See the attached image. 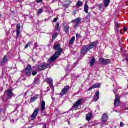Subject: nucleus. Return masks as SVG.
Returning a JSON list of instances; mask_svg holds the SVG:
<instances>
[{"mask_svg":"<svg viewBox=\"0 0 128 128\" xmlns=\"http://www.w3.org/2000/svg\"><path fill=\"white\" fill-rule=\"evenodd\" d=\"M116 30H118V28H120V24L118 23H116Z\"/></svg>","mask_w":128,"mask_h":128,"instance_id":"nucleus-32","label":"nucleus"},{"mask_svg":"<svg viewBox=\"0 0 128 128\" xmlns=\"http://www.w3.org/2000/svg\"><path fill=\"white\" fill-rule=\"evenodd\" d=\"M88 8L89 7L88 6V2H86L84 8V12H86V14H88Z\"/></svg>","mask_w":128,"mask_h":128,"instance_id":"nucleus-24","label":"nucleus"},{"mask_svg":"<svg viewBox=\"0 0 128 128\" xmlns=\"http://www.w3.org/2000/svg\"><path fill=\"white\" fill-rule=\"evenodd\" d=\"M54 48L55 50L58 51L56 52L54 55L52 56L49 60V62H50V64L54 62H56V60L60 58V56L62 54V52H64V50L60 48V44H55Z\"/></svg>","mask_w":128,"mask_h":128,"instance_id":"nucleus-1","label":"nucleus"},{"mask_svg":"<svg viewBox=\"0 0 128 128\" xmlns=\"http://www.w3.org/2000/svg\"><path fill=\"white\" fill-rule=\"evenodd\" d=\"M8 62V56H4L3 58V60L0 62V64L1 66H4V64H6Z\"/></svg>","mask_w":128,"mask_h":128,"instance_id":"nucleus-14","label":"nucleus"},{"mask_svg":"<svg viewBox=\"0 0 128 128\" xmlns=\"http://www.w3.org/2000/svg\"><path fill=\"white\" fill-rule=\"evenodd\" d=\"M82 6V2L80 0H79L77 3V6L78 8H80Z\"/></svg>","mask_w":128,"mask_h":128,"instance_id":"nucleus-28","label":"nucleus"},{"mask_svg":"<svg viewBox=\"0 0 128 128\" xmlns=\"http://www.w3.org/2000/svg\"><path fill=\"white\" fill-rule=\"evenodd\" d=\"M87 18H90V14H88V15L87 16Z\"/></svg>","mask_w":128,"mask_h":128,"instance_id":"nucleus-49","label":"nucleus"},{"mask_svg":"<svg viewBox=\"0 0 128 128\" xmlns=\"http://www.w3.org/2000/svg\"><path fill=\"white\" fill-rule=\"evenodd\" d=\"M4 119H2V118H1V120H6V117L5 118H3Z\"/></svg>","mask_w":128,"mask_h":128,"instance_id":"nucleus-46","label":"nucleus"},{"mask_svg":"<svg viewBox=\"0 0 128 128\" xmlns=\"http://www.w3.org/2000/svg\"><path fill=\"white\" fill-rule=\"evenodd\" d=\"M99 62L100 64H102V66H108V64H110L112 63L110 60H106L104 58H100L99 59Z\"/></svg>","mask_w":128,"mask_h":128,"instance_id":"nucleus-5","label":"nucleus"},{"mask_svg":"<svg viewBox=\"0 0 128 128\" xmlns=\"http://www.w3.org/2000/svg\"><path fill=\"white\" fill-rule=\"evenodd\" d=\"M83 104L84 98H81L77 100L76 102L74 104L73 108H74V110H78Z\"/></svg>","mask_w":128,"mask_h":128,"instance_id":"nucleus-4","label":"nucleus"},{"mask_svg":"<svg viewBox=\"0 0 128 128\" xmlns=\"http://www.w3.org/2000/svg\"><path fill=\"white\" fill-rule=\"evenodd\" d=\"M124 126V122H121L120 124V126L121 128H123Z\"/></svg>","mask_w":128,"mask_h":128,"instance_id":"nucleus-40","label":"nucleus"},{"mask_svg":"<svg viewBox=\"0 0 128 128\" xmlns=\"http://www.w3.org/2000/svg\"><path fill=\"white\" fill-rule=\"evenodd\" d=\"M58 18H55L53 20V22H58Z\"/></svg>","mask_w":128,"mask_h":128,"instance_id":"nucleus-38","label":"nucleus"},{"mask_svg":"<svg viewBox=\"0 0 128 128\" xmlns=\"http://www.w3.org/2000/svg\"><path fill=\"white\" fill-rule=\"evenodd\" d=\"M70 86H66L60 92V96H66L68 92V90H70Z\"/></svg>","mask_w":128,"mask_h":128,"instance_id":"nucleus-6","label":"nucleus"},{"mask_svg":"<svg viewBox=\"0 0 128 128\" xmlns=\"http://www.w3.org/2000/svg\"><path fill=\"white\" fill-rule=\"evenodd\" d=\"M11 122L14 124V120L12 119V121H11Z\"/></svg>","mask_w":128,"mask_h":128,"instance_id":"nucleus-50","label":"nucleus"},{"mask_svg":"<svg viewBox=\"0 0 128 128\" xmlns=\"http://www.w3.org/2000/svg\"><path fill=\"white\" fill-rule=\"evenodd\" d=\"M7 92V96H8V99L10 100L14 96V93H12V88H9L8 90L6 91Z\"/></svg>","mask_w":128,"mask_h":128,"instance_id":"nucleus-13","label":"nucleus"},{"mask_svg":"<svg viewBox=\"0 0 128 128\" xmlns=\"http://www.w3.org/2000/svg\"><path fill=\"white\" fill-rule=\"evenodd\" d=\"M76 116H78V117L80 116V115H78V114H75V116L76 117Z\"/></svg>","mask_w":128,"mask_h":128,"instance_id":"nucleus-48","label":"nucleus"},{"mask_svg":"<svg viewBox=\"0 0 128 128\" xmlns=\"http://www.w3.org/2000/svg\"><path fill=\"white\" fill-rule=\"evenodd\" d=\"M36 74H38V72L36 71H34L32 72V76H36Z\"/></svg>","mask_w":128,"mask_h":128,"instance_id":"nucleus-35","label":"nucleus"},{"mask_svg":"<svg viewBox=\"0 0 128 128\" xmlns=\"http://www.w3.org/2000/svg\"><path fill=\"white\" fill-rule=\"evenodd\" d=\"M38 82H40V80L38 78H36L34 80V84H36L38 83Z\"/></svg>","mask_w":128,"mask_h":128,"instance_id":"nucleus-31","label":"nucleus"},{"mask_svg":"<svg viewBox=\"0 0 128 128\" xmlns=\"http://www.w3.org/2000/svg\"><path fill=\"white\" fill-rule=\"evenodd\" d=\"M40 112V108H38L34 110V112Z\"/></svg>","mask_w":128,"mask_h":128,"instance_id":"nucleus-39","label":"nucleus"},{"mask_svg":"<svg viewBox=\"0 0 128 128\" xmlns=\"http://www.w3.org/2000/svg\"><path fill=\"white\" fill-rule=\"evenodd\" d=\"M67 4L66 5V4H64V8H68V6L72 4V1L70 0H65V4Z\"/></svg>","mask_w":128,"mask_h":128,"instance_id":"nucleus-23","label":"nucleus"},{"mask_svg":"<svg viewBox=\"0 0 128 128\" xmlns=\"http://www.w3.org/2000/svg\"><path fill=\"white\" fill-rule=\"evenodd\" d=\"M110 0H104V6L106 7V8L108 6H110Z\"/></svg>","mask_w":128,"mask_h":128,"instance_id":"nucleus-17","label":"nucleus"},{"mask_svg":"<svg viewBox=\"0 0 128 128\" xmlns=\"http://www.w3.org/2000/svg\"><path fill=\"white\" fill-rule=\"evenodd\" d=\"M20 28H21L20 24H18L17 27H16L17 28L16 30H20Z\"/></svg>","mask_w":128,"mask_h":128,"instance_id":"nucleus-34","label":"nucleus"},{"mask_svg":"<svg viewBox=\"0 0 128 128\" xmlns=\"http://www.w3.org/2000/svg\"><path fill=\"white\" fill-rule=\"evenodd\" d=\"M35 48H38V42H36L34 44Z\"/></svg>","mask_w":128,"mask_h":128,"instance_id":"nucleus-43","label":"nucleus"},{"mask_svg":"<svg viewBox=\"0 0 128 128\" xmlns=\"http://www.w3.org/2000/svg\"><path fill=\"white\" fill-rule=\"evenodd\" d=\"M76 38H80V34H76Z\"/></svg>","mask_w":128,"mask_h":128,"instance_id":"nucleus-41","label":"nucleus"},{"mask_svg":"<svg viewBox=\"0 0 128 128\" xmlns=\"http://www.w3.org/2000/svg\"><path fill=\"white\" fill-rule=\"evenodd\" d=\"M108 115L106 114H104L102 118V126L103 124H106V122H108Z\"/></svg>","mask_w":128,"mask_h":128,"instance_id":"nucleus-8","label":"nucleus"},{"mask_svg":"<svg viewBox=\"0 0 128 128\" xmlns=\"http://www.w3.org/2000/svg\"><path fill=\"white\" fill-rule=\"evenodd\" d=\"M89 112H90V110L89 111Z\"/></svg>","mask_w":128,"mask_h":128,"instance_id":"nucleus-53","label":"nucleus"},{"mask_svg":"<svg viewBox=\"0 0 128 128\" xmlns=\"http://www.w3.org/2000/svg\"><path fill=\"white\" fill-rule=\"evenodd\" d=\"M42 12H44V10H42V8H40V9L38 12H37V14L38 16H40V14L42 13Z\"/></svg>","mask_w":128,"mask_h":128,"instance_id":"nucleus-29","label":"nucleus"},{"mask_svg":"<svg viewBox=\"0 0 128 128\" xmlns=\"http://www.w3.org/2000/svg\"><path fill=\"white\" fill-rule=\"evenodd\" d=\"M58 33L54 34H53L52 40H56V38H58Z\"/></svg>","mask_w":128,"mask_h":128,"instance_id":"nucleus-27","label":"nucleus"},{"mask_svg":"<svg viewBox=\"0 0 128 128\" xmlns=\"http://www.w3.org/2000/svg\"><path fill=\"white\" fill-rule=\"evenodd\" d=\"M38 95L36 94L34 97H32V98L30 99V102H36V100H38Z\"/></svg>","mask_w":128,"mask_h":128,"instance_id":"nucleus-20","label":"nucleus"},{"mask_svg":"<svg viewBox=\"0 0 128 128\" xmlns=\"http://www.w3.org/2000/svg\"><path fill=\"white\" fill-rule=\"evenodd\" d=\"M38 112H34L33 114L31 116L32 120H34L36 116H38Z\"/></svg>","mask_w":128,"mask_h":128,"instance_id":"nucleus-19","label":"nucleus"},{"mask_svg":"<svg viewBox=\"0 0 128 128\" xmlns=\"http://www.w3.org/2000/svg\"><path fill=\"white\" fill-rule=\"evenodd\" d=\"M68 124H70V122H68Z\"/></svg>","mask_w":128,"mask_h":128,"instance_id":"nucleus-52","label":"nucleus"},{"mask_svg":"<svg viewBox=\"0 0 128 128\" xmlns=\"http://www.w3.org/2000/svg\"><path fill=\"white\" fill-rule=\"evenodd\" d=\"M54 91H53V92H51V96H54Z\"/></svg>","mask_w":128,"mask_h":128,"instance_id":"nucleus-47","label":"nucleus"},{"mask_svg":"<svg viewBox=\"0 0 128 128\" xmlns=\"http://www.w3.org/2000/svg\"><path fill=\"white\" fill-rule=\"evenodd\" d=\"M100 83H98L96 84H95L88 90V92H90V90H92L94 88H100Z\"/></svg>","mask_w":128,"mask_h":128,"instance_id":"nucleus-12","label":"nucleus"},{"mask_svg":"<svg viewBox=\"0 0 128 128\" xmlns=\"http://www.w3.org/2000/svg\"><path fill=\"white\" fill-rule=\"evenodd\" d=\"M82 18H76V20H73L72 21V22L73 24H74L76 25L75 26V27L76 28H78V26L82 24Z\"/></svg>","mask_w":128,"mask_h":128,"instance_id":"nucleus-9","label":"nucleus"},{"mask_svg":"<svg viewBox=\"0 0 128 128\" xmlns=\"http://www.w3.org/2000/svg\"><path fill=\"white\" fill-rule=\"evenodd\" d=\"M124 32H126L128 30V28H124Z\"/></svg>","mask_w":128,"mask_h":128,"instance_id":"nucleus-45","label":"nucleus"},{"mask_svg":"<svg viewBox=\"0 0 128 128\" xmlns=\"http://www.w3.org/2000/svg\"><path fill=\"white\" fill-rule=\"evenodd\" d=\"M12 113H10V114H7V118H10V116H12Z\"/></svg>","mask_w":128,"mask_h":128,"instance_id":"nucleus-36","label":"nucleus"},{"mask_svg":"<svg viewBox=\"0 0 128 128\" xmlns=\"http://www.w3.org/2000/svg\"><path fill=\"white\" fill-rule=\"evenodd\" d=\"M50 68V64H48L46 63H42L41 64L39 65L37 67V69L38 71L40 70H44Z\"/></svg>","mask_w":128,"mask_h":128,"instance_id":"nucleus-3","label":"nucleus"},{"mask_svg":"<svg viewBox=\"0 0 128 128\" xmlns=\"http://www.w3.org/2000/svg\"><path fill=\"white\" fill-rule=\"evenodd\" d=\"M16 34L17 36H20V30H16Z\"/></svg>","mask_w":128,"mask_h":128,"instance_id":"nucleus-33","label":"nucleus"},{"mask_svg":"<svg viewBox=\"0 0 128 128\" xmlns=\"http://www.w3.org/2000/svg\"><path fill=\"white\" fill-rule=\"evenodd\" d=\"M30 44V42L28 43V44L25 46V48L26 49L28 48V46Z\"/></svg>","mask_w":128,"mask_h":128,"instance_id":"nucleus-42","label":"nucleus"},{"mask_svg":"<svg viewBox=\"0 0 128 128\" xmlns=\"http://www.w3.org/2000/svg\"><path fill=\"white\" fill-rule=\"evenodd\" d=\"M96 63V60H94V58H92L91 62H90V66L92 67Z\"/></svg>","mask_w":128,"mask_h":128,"instance_id":"nucleus-25","label":"nucleus"},{"mask_svg":"<svg viewBox=\"0 0 128 128\" xmlns=\"http://www.w3.org/2000/svg\"><path fill=\"white\" fill-rule=\"evenodd\" d=\"M59 28H60V24L57 23L56 26L55 30L56 32L58 30Z\"/></svg>","mask_w":128,"mask_h":128,"instance_id":"nucleus-30","label":"nucleus"},{"mask_svg":"<svg viewBox=\"0 0 128 128\" xmlns=\"http://www.w3.org/2000/svg\"><path fill=\"white\" fill-rule=\"evenodd\" d=\"M98 124H100V120H95L92 122L91 126H98Z\"/></svg>","mask_w":128,"mask_h":128,"instance_id":"nucleus-21","label":"nucleus"},{"mask_svg":"<svg viewBox=\"0 0 128 128\" xmlns=\"http://www.w3.org/2000/svg\"><path fill=\"white\" fill-rule=\"evenodd\" d=\"M24 0H17L18 2H22Z\"/></svg>","mask_w":128,"mask_h":128,"instance_id":"nucleus-44","label":"nucleus"},{"mask_svg":"<svg viewBox=\"0 0 128 128\" xmlns=\"http://www.w3.org/2000/svg\"><path fill=\"white\" fill-rule=\"evenodd\" d=\"M64 32L66 34H70V26L68 25H66L64 28Z\"/></svg>","mask_w":128,"mask_h":128,"instance_id":"nucleus-18","label":"nucleus"},{"mask_svg":"<svg viewBox=\"0 0 128 128\" xmlns=\"http://www.w3.org/2000/svg\"><path fill=\"white\" fill-rule=\"evenodd\" d=\"M26 74L28 76H32V66L28 65L26 70Z\"/></svg>","mask_w":128,"mask_h":128,"instance_id":"nucleus-10","label":"nucleus"},{"mask_svg":"<svg viewBox=\"0 0 128 128\" xmlns=\"http://www.w3.org/2000/svg\"><path fill=\"white\" fill-rule=\"evenodd\" d=\"M40 110H41L42 112H44L46 110V102L42 101L41 102V108H40Z\"/></svg>","mask_w":128,"mask_h":128,"instance_id":"nucleus-15","label":"nucleus"},{"mask_svg":"<svg viewBox=\"0 0 128 128\" xmlns=\"http://www.w3.org/2000/svg\"><path fill=\"white\" fill-rule=\"evenodd\" d=\"M36 2L38 4H40V2H42V0H36Z\"/></svg>","mask_w":128,"mask_h":128,"instance_id":"nucleus-37","label":"nucleus"},{"mask_svg":"<svg viewBox=\"0 0 128 128\" xmlns=\"http://www.w3.org/2000/svg\"><path fill=\"white\" fill-rule=\"evenodd\" d=\"M92 113H89L86 116V120L88 122H90V120H92Z\"/></svg>","mask_w":128,"mask_h":128,"instance_id":"nucleus-22","label":"nucleus"},{"mask_svg":"<svg viewBox=\"0 0 128 128\" xmlns=\"http://www.w3.org/2000/svg\"><path fill=\"white\" fill-rule=\"evenodd\" d=\"M98 100H100V92L97 91L95 94V96L93 98L94 102H98Z\"/></svg>","mask_w":128,"mask_h":128,"instance_id":"nucleus-16","label":"nucleus"},{"mask_svg":"<svg viewBox=\"0 0 128 128\" xmlns=\"http://www.w3.org/2000/svg\"><path fill=\"white\" fill-rule=\"evenodd\" d=\"M76 40V37H72L70 42V44H72Z\"/></svg>","mask_w":128,"mask_h":128,"instance_id":"nucleus-26","label":"nucleus"},{"mask_svg":"<svg viewBox=\"0 0 128 128\" xmlns=\"http://www.w3.org/2000/svg\"><path fill=\"white\" fill-rule=\"evenodd\" d=\"M98 44V41L96 40L94 42L91 43L90 44H89L88 45L84 46L81 50V54H86V52H90V50H92V48H96Z\"/></svg>","mask_w":128,"mask_h":128,"instance_id":"nucleus-2","label":"nucleus"},{"mask_svg":"<svg viewBox=\"0 0 128 128\" xmlns=\"http://www.w3.org/2000/svg\"><path fill=\"white\" fill-rule=\"evenodd\" d=\"M120 95L116 94L115 98L114 106H120Z\"/></svg>","mask_w":128,"mask_h":128,"instance_id":"nucleus-7","label":"nucleus"},{"mask_svg":"<svg viewBox=\"0 0 128 128\" xmlns=\"http://www.w3.org/2000/svg\"><path fill=\"white\" fill-rule=\"evenodd\" d=\"M53 80L52 78H47V82L49 84L50 88H52L53 92H54V84H52Z\"/></svg>","mask_w":128,"mask_h":128,"instance_id":"nucleus-11","label":"nucleus"},{"mask_svg":"<svg viewBox=\"0 0 128 128\" xmlns=\"http://www.w3.org/2000/svg\"><path fill=\"white\" fill-rule=\"evenodd\" d=\"M88 110V108H86V110Z\"/></svg>","mask_w":128,"mask_h":128,"instance_id":"nucleus-51","label":"nucleus"}]
</instances>
